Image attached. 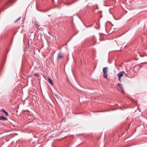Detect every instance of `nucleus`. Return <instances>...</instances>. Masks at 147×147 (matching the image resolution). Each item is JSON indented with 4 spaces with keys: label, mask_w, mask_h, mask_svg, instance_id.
Wrapping results in <instances>:
<instances>
[{
    "label": "nucleus",
    "mask_w": 147,
    "mask_h": 147,
    "mask_svg": "<svg viewBox=\"0 0 147 147\" xmlns=\"http://www.w3.org/2000/svg\"><path fill=\"white\" fill-rule=\"evenodd\" d=\"M121 91H122V93L123 94H124V90L123 89H121Z\"/></svg>",
    "instance_id": "12"
},
{
    "label": "nucleus",
    "mask_w": 147,
    "mask_h": 147,
    "mask_svg": "<svg viewBox=\"0 0 147 147\" xmlns=\"http://www.w3.org/2000/svg\"><path fill=\"white\" fill-rule=\"evenodd\" d=\"M16 1V0H9L5 4V6H10L12 4L14 3Z\"/></svg>",
    "instance_id": "2"
},
{
    "label": "nucleus",
    "mask_w": 147,
    "mask_h": 147,
    "mask_svg": "<svg viewBox=\"0 0 147 147\" xmlns=\"http://www.w3.org/2000/svg\"><path fill=\"white\" fill-rule=\"evenodd\" d=\"M34 75L35 76H39V75L37 73H35L34 74Z\"/></svg>",
    "instance_id": "11"
},
{
    "label": "nucleus",
    "mask_w": 147,
    "mask_h": 147,
    "mask_svg": "<svg viewBox=\"0 0 147 147\" xmlns=\"http://www.w3.org/2000/svg\"><path fill=\"white\" fill-rule=\"evenodd\" d=\"M124 73V72L123 71H121L119 73H118L117 74V76H119V77H121L122 76H123V74Z\"/></svg>",
    "instance_id": "4"
},
{
    "label": "nucleus",
    "mask_w": 147,
    "mask_h": 147,
    "mask_svg": "<svg viewBox=\"0 0 147 147\" xmlns=\"http://www.w3.org/2000/svg\"><path fill=\"white\" fill-rule=\"evenodd\" d=\"M8 119L7 118L3 116L0 117V120L6 121Z\"/></svg>",
    "instance_id": "5"
},
{
    "label": "nucleus",
    "mask_w": 147,
    "mask_h": 147,
    "mask_svg": "<svg viewBox=\"0 0 147 147\" xmlns=\"http://www.w3.org/2000/svg\"><path fill=\"white\" fill-rule=\"evenodd\" d=\"M63 57V55L61 52H60L58 55V59H59V58H62Z\"/></svg>",
    "instance_id": "3"
},
{
    "label": "nucleus",
    "mask_w": 147,
    "mask_h": 147,
    "mask_svg": "<svg viewBox=\"0 0 147 147\" xmlns=\"http://www.w3.org/2000/svg\"><path fill=\"white\" fill-rule=\"evenodd\" d=\"M92 25H90V26H86V27H91L92 26Z\"/></svg>",
    "instance_id": "14"
},
{
    "label": "nucleus",
    "mask_w": 147,
    "mask_h": 147,
    "mask_svg": "<svg viewBox=\"0 0 147 147\" xmlns=\"http://www.w3.org/2000/svg\"><path fill=\"white\" fill-rule=\"evenodd\" d=\"M118 79H119V80L120 81H120V80H121L120 78H121V77H119V76H118Z\"/></svg>",
    "instance_id": "15"
},
{
    "label": "nucleus",
    "mask_w": 147,
    "mask_h": 147,
    "mask_svg": "<svg viewBox=\"0 0 147 147\" xmlns=\"http://www.w3.org/2000/svg\"><path fill=\"white\" fill-rule=\"evenodd\" d=\"M35 25L38 27H39L40 26V25L38 24V23L37 21H35Z\"/></svg>",
    "instance_id": "9"
},
{
    "label": "nucleus",
    "mask_w": 147,
    "mask_h": 147,
    "mask_svg": "<svg viewBox=\"0 0 147 147\" xmlns=\"http://www.w3.org/2000/svg\"><path fill=\"white\" fill-rule=\"evenodd\" d=\"M100 112H104V111H99Z\"/></svg>",
    "instance_id": "17"
},
{
    "label": "nucleus",
    "mask_w": 147,
    "mask_h": 147,
    "mask_svg": "<svg viewBox=\"0 0 147 147\" xmlns=\"http://www.w3.org/2000/svg\"><path fill=\"white\" fill-rule=\"evenodd\" d=\"M1 112L3 113H5V115L6 116H8L9 114L8 113L6 112L4 109H1Z\"/></svg>",
    "instance_id": "6"
},
{
    "label": "nucleus",
    "mask_w": 147,
    "mask_h": 147,
    "mask_svg": "<svg viewBox=\"0 0 147 147\" xmlns=\"http://www.w3.org/2000/svg\"><path fill=\"white\" fill-rule=\"evenodd\" d=\"M108 68L106 67L103 69L102 71L103 73V77L104 78H107V72Z\"/></svg>",
    "instance_id": "1"
},
{
    "label": "nucleus",
    "mask_w": 147,
    "mask_h": 147,
    "mask_svg": "<svg viewBox=\"0 0 147 147\" xmlns=\"http://www.w3.org/2000/svg\"><path fill=\"white\" fill-rule=\"evenodd\" d=\"M21 18V17H19L14 22L15 23H16V22H18L20 20V19Z\"/></svg>",
    "instance_id": "10"
},
{
    "label": "nucleus",
    "mask_w": 147,
    "mask_h": 147,
    "mask_svg": "<svg viewBox=\"0 0 147 147\" xmlns=\"http://www.w3.org/2000/svg\"><path fill=\"white\" fill-rule=\"evenodd\" d=\"M117 85L119 87L121 90L123 89V86L122 85L121 83H118L117 84Z\"/></svg>",
    "instance_id": "7"
},
{
    "label": "nucleus",
    "mask_w": 147,
    "mask_h": 147,
    "mask_svg": "<svg viewBox=\"0 0 147 147\" xmlns=\"http://www.w3.org/2000/svg\"><path fill=\"white\" fill-rule=\"evenodd\" d=\"M55 96L57 97V98H59V97H58V95L57 94H55Z\"/></svg>",
    "instance_id": "13"
},
{
    "label": "nucleus",
    "mask_w": 147,
    "mask_h": 147,
    "mask_svg": "<svg viewBox=\"0 0 147 147\" xmlns=\"http://www.w3.org/2000/svg\"><path fill=\"white\" fill-rule=\"evenodd\" d=\"M95 43L94 44H93V45H95Z\"/></svg>",
    "instance_id": "18"
},
{
    "label": "nucleus",
    "mask_w": 147,
    "mask_h": 147,
    "mask_svg": "<svg viewBox=\"0 0 147 147\" xmlns=\"http://www.w3.org/2000/svg\"><path fill=\"white\" fill-rule=\"evenodd\" d=\"M75 2V1H74L72 3H71V4L74 3Z\"/></svg>",
    "instance_id": "16"
},
{
    "label": "nucleus",
    "mask_w": 147,
    "mask_h": 147,
    "mask_svg": "<svg viewBox=\"0 0 147 147\" xmlns=\"http://www.w3.org/2000/svg\"><path fill=\"white\" fill-rule=\"evenodd\" d=\"M48 81L52 85H53V83L52 82V80L50 78H49L48 79Z\"/></svg>",
    "instance_id": "8"
}]
</instances>
